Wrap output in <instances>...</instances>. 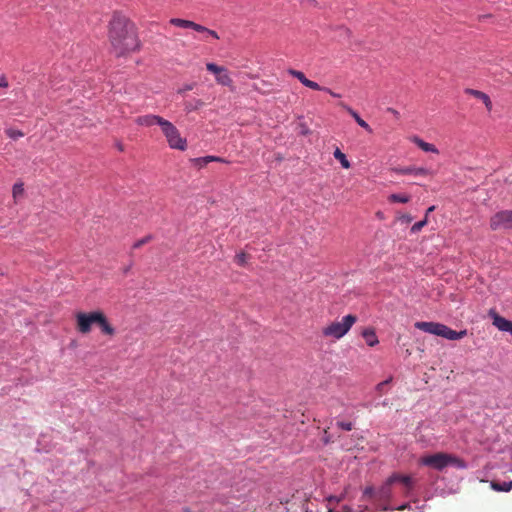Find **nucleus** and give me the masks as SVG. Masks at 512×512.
<instances>
[{
  "label": "nucleus",
  "mask_w": 512,
  "mask_h": 512,
  "mask_svg": "<svg viewBox=\"0 0 512 512\" xmlns=\"http://www.w3.org/2000/svg\"><path fill=\"white\" fill-rule=\"evenodd\" d=\"M109 41L112 52L117 57L135 52L140 46L134 24L126 17L117 14L109 24Z\"/></svg>",
  "instance_id": "obj_1"
},
{
  "label": "nucleus",
  "mask_w": 512,
  "mask_h": 512,
  "mask_svg": "<svg viewBox=\"0 0 512 512\" xmlns=\"http://www.w3.org/2000/svg\"><path fill=\"white\" fill-rule=\"evenodd\" d=\"M76 328L81 334L91 332L92 325H97L104 335L113 336L115 328L109 323L106 315L100 311L78 312L75 314Z\"/></svg>",
  "instance_id": "obj_2"
},
{
  "label": "nucleus",
  "mask_w": 512,
  "mask_h": 512,
  "mask_svg": "<svg viewBox=\"0 0 512 512\" xmlns=\"http://www.w3.org/2000/svg\"><path fill=\"white\" fill-rule=\"evenodd\" d=\"M420 463L424 466H428L439 471L443 470L449 465L455 466L458 469L467 468V464L463 459L444 452H438L424 456L420 459Z\"/></svg>",
  "instance_id": "obj_3"
},
{
  "label": "nucleus",
  "mask_w": 512,
  "mask_h": 512,
  "mask_svg": "<svg viewBox=\"0 0 512 512\" xmlns=\"http://www.w3.org/2000/svg\"><path fill=\"white\" fill-rule=\"evenodd\" d=\"M415 328L448 340H459L467 335V330L455 331L448 326L438 322L419 321L414 324Z\"/></svg>",
  "instance_id": "obj_4"
},
{
  "label": "nucleus",
  "mask_w": 512,
  "mask_h": 512,
  "mask_svg": "<svg viewBox=\"0 0 512 512\" xmlns=\"http://www.w3.org/2000/svg\"><path fill=\"white\" fill-rule=\"evenodd\" d=\"M356 321L357 317L355 315L348 314L344 316L341 321H334L325 326L322 329V335L338 340L348 333Z\"/></svg>",
  "instance_id": "obj_5"
},
{
  "label": "nucleus",
  "mask_w": 512,
  "mask_h": 512,
  "mask_svg": "<svg viewBox=\"0 0 512 512\" xmlns=\"http://www.w3.org/2000/svg\"><path fill=\"white\" fill-rule=\"evenodd\" d=\"M160 128L170 148L180 151L186 150L187 141L181 137L179 130L173 123L165 119Z\"/></svg>",
  "instance_id": "obj_6"
},
{
  "label": "nucleus",
  "mask_w": 512,
  "mask_h": 512,
  "mask_svg": "<svg viewBox=\"0 0 512 512\" xmlns=\"http://www.w3.org/2000/svg\"><path fill=\"white\" fill-rule=\"evenodd\" d=\"M490 228L493 231L512 230V210H503L492 215Z\"/></svg>",
  "instance_id": "obj_7"
},
{
  "label": "nucleus",
  "mask_w": 512,
  "mask_h": 512,
  "mask_svg": "<svg viewBox=\"0 0 512 512\" xmlns=\"http://www.w3.org/2000/svg\"><path fill=\"white\" fill-rule=\"evenodd\" d=\"M169 24L183 29H192L198 33H205L215 39H219L216 31L206 28L198 23L181 18H171Z\"/></svg>",
  "instance_id": "obj_8"
},
{
  "label": "nucleus",
  "mask_w": 512,
  "mask_h": 512,
  "mask_svg": "<svg viewBox=\"0 0 512 512\" xmlns=\"http://www.w3.org/2000/svg\"><path fill=\"white\" fill-rule=\"evenodd\" d=\"M206 68L211 73L215 74L216 82L222 86L232 87L233 80L229 75L228 70L223 66H218L215 63H207Z\"/></svg>",
  "instance_id": "obj_9"
},
{
  "label": "nucleus",
  "mask_w": 512,
  "mask_h": 512,
  "mask_svg": "<svg viewBox=\"0 0 512 512\" xmlns=\"http://www.w3.org/2000/svg\"><path fill=\"white\" fill-rule=\"evenodd\" d=\"M390 482L400 483L404 487V495L409 496L410 492L414 487V480L412 477L407 475H402L399 473H393L390 476Z\"/></svg>",
  "instance_id": "obj_10"
},
{
  "label": "nucleus",
  "mask_w": 512,
  "mask_h": 512,
  "mask_svg": "<svg viewBox=\"0 0 512 512\" xmlns=\"http://www.w3.org/2000/svg\"><path fill=\"white\" fill-rule=\"evenodd\" d=\"M164 121H165L164 118H162L158 115H153V114L138 116L135 119V123L137 125L145 126V127H151L153 125H159L161 127V125Z\"/></svg>",
  "instance_id": "obj_11"
},
{
  "label": "nucleus",
  "mask_w": 512,
  "mask_h": 512,
  "mask_svg": "<svg viewBox=\"0 0 512 512\" xmlns=\"http://www.w3.org/2000/svg\"><path fill=\"white\" fill-rule=\"evenodd\" d=\"M394 482H390V476L376 491V499L383 502H389L392 499V485Z\"/></svg>",
  "instance_id": "obj_12"
},
{
  "label": "nucleus",
  "mask_w": 512,
  "mask_h": 512,
  "mask_svg": "<svg viewBox=\"0 0 512 512\" xmlns=\"http://www.w3.org/2000/svg\"><path fill=\"white\" fill-rule=\"evenodd\" d=\"M490 315L493 319V325L500 331L509 332L512 335V321L498 315L496 312L491 311Z\"/></svg>",
  "instance_id": "obj_13"
},
{
  "label": "nucleus",
  "mask_w": 512,
  "mask_h": 512,
  "mask_svg": "<svg viewBox=\"0 0 512 512\" xmlns=\"http://www.w3.org/2000/svg\"><path fill=\"white\" fill-rule=\"evenodd\" d=\"M394 172L401 175L413 174L415 176H427L432 174V172L429 169L414 166L395 168Z\"/></svg>",
  "instance_id": "obj_14"
},
{
  "label": "nucleus",
  "mask_w": 512,
  "mask_h": 512,
  "mask_svg": "<svg viewBox=\"0 0 512 512\" xmlns=\"http://www.w3.org/2000/svg\"><path fill=\"white\" fill-rule=\"evenodd\" d=\"M190 161H191L192 165L198 169L205 167L210 162L228 163L227 160H225L224 158L218 157V156L198 157V158H193Z\"/></svg>",
  "instance_id": "obj_15"
},
{
  "label": "nucleus",
  "mask_w": 512,
  "mask_h": 512,
  "mask_svg": "<svg viewBox=\"0 0 512 512\" xmlns=\"http://www.w3.org/2000/svg\"><path fill=\"white\" fill-rule=\"evenodd\" d=\"M465 93L482 101L488 111L492 110V108H493L492 101L486 93L479 91V90L471 89V88L465 89Z\"/></svg>",
  "instance_id": "obj_16"
},
{
  "label": "nucleus",
  "mask_w": 512,
  "mask_h": 512,
  "mask_svg": "<svg viewBox=\"0 0 512 512\" xmlns=\"http://www.w3.org/2000/svg\"><path fill=\"white\" fill-rule=\"evenodd\" d=\"M341 108L345 109L354 119L355 121L357 122V124L362 127L363 129H365L367 132L369 133H372V129L370 127V125L365 121L363 120L359 114L354 110L352 109L351 107H349L347 104H345L344 102H340L338 104Z\"/></svg>",
  "instance_id": "obj_17"
},
{
  "label": "nucleus",
  "mask_w": 512,
  "mask_h": 512,
  "mask_svg": "<svg viewBox=\"0 0 512 512\" xmlns=\"http://www.w3.org/2000/svg\"><path fill=\"white\" fill-rule=\"evenodd\" d=\"M328 512H350V507L346 505H340V498L329 497L327 499Z\"/></svg>",
  "instance_id": "obj_18"
},
{
  "label": "nucleus",
  "mask_w": 512,
  "mask_h": 512,
  "mask_svg": "<svg viewBox=\"0 0 512 512\" xmlns=\"http://www.w3.org/2000/svg\"><path fill=\"white\" fill-rule=\"evenodd\" d=\"M412 141L423 151L425 152H432V153H438V149L435 147V145L430 144L428 142L423 141L421 138L414 136Z\"/></svg>",
  "instance_id": "obj_19"
},
{
  "label": "nucleus",
  "mask_w": 512,
  "mask_h": 512,
  "mask_svg": "<svg viewBox=\"0 0 512 512\" xmlns=\"http://www.w3.org/2000/svg\"><path fill=\"white\" fill-rule=\"evenodd\" d=\"M362 336L365 339L366 343L371 347L375 346L379 342L376 333L372 328L365 329L362 332Z\"/></svg>",
  "instance_id": "obj_20"
},
{
  "label": "nucleus",
  "mask_w": 512,
  "mask_h": 512,
  "mask_svg": "<svg viewBox=\"0 0 512 512\" xmlns=\"http://www.w3.org/2000/svg\"><path fill=\"white\" fill-rule=\"evenodd\" d=\"M491 488L498 492H509L510 490H512V480L503 483L492 481Z\"/></svg>",
  "instance_id": "obj_21"
},
{
  "label": "nucleus",
  "mask_w": 512,
  "mask_h": 512,
  "mask_svg": "<svg viewBox=\"0 0 512 512\" xmlns=\"http://www.w3.org/2000/svg\"><path fill=\"white\" fill-rule=\"evenodd\" d=\"M334 158L337 159L340 163H341V166L345 169H349L351 164L350 162L348 161L346 155L337 147L335 150H334Z\"/></svg>",
  "instance_id": "obj_22"
},
{
  "label": "nucleus",
  "mask_w": 512,
  "mask_h": 512,
  "mask_svg": "<svg viewBox=\"0 0 512 512\" xmlns=\"http://www.w3.org/2000/svg\"><path fill=\"white\" fill-rule=\"evenodd\" d=\"M24 195V184L22 182H17L13 185L12 188V196L14 202L16 203L20 198Z\"/></svg>",
  "instance_id": "obj_23"
},
{
  "label": "nucleus",
  "mask_w": 512,
  "mask_h": 512,
  "mask_svg": "<svg viewBox=\"0 0 512 512\" xmlns=\"http://www.w3.org/2000/svg\"><path fill=\"white\" fill-rule=\"evenodd\" d=\"M388 200L391 203H407L410 201V196L407 194H391Z\"/></svg>",
  "instance_id": "obj_24"
},
{
  "label": "nucleus",
  "mask_w": 512,
  "mask_h": 512,
  "mask_svg": "<svg viewBox=\"0 0 512 512\" xmlns=\"http://www.w3.org/2000/svg\"><path fill=\"white\" fill-rule=\"evenodd\" d=\"M288 73H289L291 76H293V77H295L296 79H298V80H299V81H300L304 86H305V84L307 83V81L309 80V79L305 76V74H304L303 72H301V71L294 70V69H290V70L288 71Z\"/></svg>",
  "instance_id": "obj_25"
},
{
  "label": "nucleus",
  "mask_w": 512,
  "mask_h": 512,
  "mask_svg": "<svg viewBox=\"0 0 512 512\" xmlns=\"http://www.w3.org/2000/svg\"><path fill=\"white\" fill-rule=\"evenodd\" d=\"M5 133L9 138H11L13 140H17L18 138H21L24 136V133L21 130H17V129H13V128L6 129Z\"/></svg>",
  "instance_id": "obj_26"
},
{
  "label": "nucleus",
  "mask_w": 512,
  "mask_h": 512,
  "mask_svg": "<svg viewBox=\"0 0 512 512\" xmlns=\"http://www.w3.org/2000/svg\"><path fill=\"white\" fill-rule=\"evenodd\" d=\"M247 259H248V255L246 253H244V252L238 253L235 256V262L239 266H245L247 264Z\"/></svg>",
  "instance_id": "obj_27"
},
{
  "label": "nucleus",
  "mask_w": 512,
  "mask_h": 512,
  "mask_svg": "<svg viewBox=\"0 0 512 512\" xmlns=\"http://www.w3.org/2000/svg\"><path fill=\"white\" fill-rule=\"evenodd\" d=\"M375 497L376 498V491L374 490L373 487H366L364 492H363V500H368L370 498H373Z\"/></svg>",
  "instance_id": "obj_28"
},
{
  "label": "nucleus",
  "mask_w": 512,
  "mask_h": 512,
  "mask_svg": "<svg viewBox=\"0 0 512 512\" xmlns=\"http://www.w3.org/2000/svg\"><path fill=\"white\" fill-rule=\"evenodd\" d=\"M427 224V218H424L423 220L419 221V222H416L412 227H411V232L412 233H417L419 232L425 225Z\"/></svg>",
  "instance_id": "obj_29"
},
{
  "label": "nucleus",
  "mask_w": 512,
  "mask_h": 512,
  "mask_svg": "<svg viewBox=\"0 0 512 512\" xmlns=\"http://www.w3.org/2000/svg\"><path fill=\"white\" fill-rule=\"evenodd\" d=\"M203 105H204V102H203L202 100H200V99H197V100H195V101H194V104H192V103H187V104H186V109H187L188 111L196 110V109H198V108L202 107Z\"/></svg>",
  "instance_id": "obj_30"
},
{
  "label": "nucleus",
  "mask_w": 512,
  "mask_h": 512,
  "mask_svg": "<svg viewBox=\"0 0 512 512\" xmlns=\"http://www.w3.org/2000/svg\"><path fill=\"white\" fill-rule=\"evenodd\" d=\"M305 86L310 89L317 90V91H324V88H325V87L320 86L317 82H314L312 80H308L307 83L305 84Z\"/></svg>",
  "instance_id": "obj_31"
},
{
  "label": "nucleus",
  "mask_w": 512,
  "mask_h": 512,
  "mask_svg": "<svg viewBox=\"0 0 512 512\" xmlns=\"http://www.w3.org/2000/svg\"><path fill=\"white\" fill-rule=\"evenodd\" d=\"M151 239H152V237H151L150 235H148V236H146V237H144V238H142V239H140V240L136 241V242L133 244V248H134V249H138V248H140L142 245H144V244H146V243L150 242V240H151Z\"/></svg>",
  "instance_id": "obj_32"
},
{
  "label": "nucleus",
  "mask_w": 512,
  "mask_h": 512,
  "mask_svg": "<svg viewBox=\"0 0 512 512\" xmlns=\"http://www.w3.org/2000/svg\"><path fill=\"white\" fill-rule=\"evenodd\" d=\"M337 426L345 431H351L353 428V424L351 422H337Z\"/></svg>",
  "instance_id": "obj_33"
},
{
  "label": "nucleus",
  "mask_w": 512,
  "mask_h": 512,
  "mask_svg": "<svg viewBox=\"0 0 512 512\" xmlns=\"http://www.w3.org/2000/svg\"><path fill=\"white\" fill-rule=\"evenodd\" d=\"M390 381H391V378H389V379H387V380H385V381L380 382V383L376 386V390H377L379 393H382V391H383L384 387H385L386 385H388V384L390 383Z\"/></svg>",
  "instance_id": "obj_34"
},
{
  "label": "nucleus",
  "mask_w": 512,
  "mask_h": 512,
  "mask_svg": "<svg viewBox=\"0 0 512 512\" xmlns=\"http://www.w3.org/2000/svg\"><path fill=\"white\" fill-rule=\"evenodd\" d=\"M400 220L404 223H410L412 221V217H411V215L406 214V215H402L400 217Z\"/></svg>",
  "instance_id": "obj_35"
},
{
  "label": "nucleus",
  "mask_w": 512,
  "mask_h": 512,
  "mask_svg": "<svg viewBox=\"0 0 512 512\" xmlns=\"http://www.w3.org/2000/svg\"><path fill=\"white\" fill-rule=\"evenodd\" d=\"M8 85H9V84H8V82H7L6 78H5V76H3V75H2V76L0 77V87H2V88H7V87H8Z\"/></svg>",
  "instance_id": "obj_36"
},
{
  "label": "nucleus",
  "mask_w": 512,
  "mask_h": 512,
  "mask_svg": "<svg viewBox=\"0 0 512 512\" xmlns=\"http://www.w3.org/2000/svg\"><path fill=\"white\" fill-rule=\"evenodd\" d=\"M194 87L193 84H189V85H185L182 89H180L179 92H185V91H189V90H192Z\"/></svg>",
  "instance_id": "obj_37"
},
{
  "label": "nucleus",
  "mask_w": 512,
  "mask_h": 512,
  "mask_svg": "<svg viewBox=\"0 0 512 512\" xmlns=\"http://www.w3.org/2000/svg\"><path fill=\"white\" fill-rule=\"evenodd\" d=\"M324 91H325V92H327V93H329V94H330L331 96H333V97H340V94H337V93L333 92L331 89H329V88H327V87H326V88H324Z\"/></svg>",
  "instance_id": "obj_38"
},
{
  "label": "nucleus",
  "mask_w": 512,
  "mask_h": 512,
  "mask_svg": "<svg viewBox=\"0 0 512 512\" xmlns=\"http://www.w3.org/2000/svg\"><path fill=\"white\" fill-rule=\"evenodd\" d=\"M409 507H410V505H409V504H403V505L399 506V507L397 508V510H399V511H403V510H405V509H407V508H409Z\"/></svg>",
  "instance_id": "obj_39"
},
{
  "label": "nucleus",
  "mask_w": 512,
  "mask_h": 512,
  "mask_svg": "<svg viewBox=\"0 0 512 512\" xmlns=\"http://www.w3.org/2000/svg\"><path fill=\"white\" fill-rule=\"evenodd\" d=\"M434 209H435V206H431V207H429V208L427 209V211H426L425 218H427V217H428V214H429V213H431L432 211H434Z\"/></svg>",
  "instance_id": "obj_40"
},
{
  "label": "nucleus",
  "mask_w": 512,
  "mask_h": 512,
  "mask_svg": "<svg viewBox=\"0 0 512 512\" xmlns=\"http://www.w3.org/2000/svg\"><path fill=\"white\" fill-rule=\"evenodd\" d=\"M382 511H392L393 508L389 507L388 505H385L381 508Z\"/></svg>",
  "instance_id": "obj_41"
},
{
  "label": "nucleus",
  "mask_w": 512,
  "mask_h": 512,
  "mask_svg": "<svg viewBox=\"0 0 512 512\" xmlns=\"http://www.w3.org/2000/svg\"><path fill=\"white\" fill-rule=\"evenodd\" d=\"M118 149H119L120 151H123V145H122V144H118Z\"/></svg>",
  "instance_id": "obj_42"
},
{
  "label": "nucleus",
  "mask_w": 512,
  "mask_h": 512,
  "mask_svg": "<svg viewBox=\"0 0 512 512\" xmlns=\"http://www.w3.org/2000/svg\"><path fill=\"white\" fill-rule=\"evenodd\" d=\"M389 111L393 112L394 114H396V113H397V111H396V110H393V109H389Z\"/></svg>",
  "instance_id": "obj_43"
},
{
  "label": "nucleus",
  "mask_w": 512,
  "mask_h": 512,
  "mask_svg": "<svg viewBox=\"0 0 512 512\" xmlns=\"http://www.w3.org/2000/svg\"><path fill=\"white\" fill-rule=\"evenodd\" d=\"M183 512H189L188 508L183 509Z\"/></svg>",
  "instance_id": "obj_44"
}]
</instances>
